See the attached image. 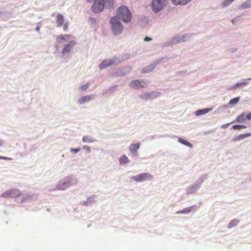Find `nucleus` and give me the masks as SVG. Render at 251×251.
Masks as SVG:
<instances>
[{"instance_id":"50","label":"nucleus","mask_w":251,"mask_h":251,"mask_svg":"<svg viewBox=\"0 0 251 251\" xmlns=\"http://www.w3.org/2000/svg\"><path fill=\"white\" fill-rule=\"evenodd\" d=\"M2 144H3L2 141L0 140V146H1L2 145Z\"/></svg>"},{"instance_id":"20","label":"nucleus","mask_w":251,"mask_h":251,"mask_svg":"<svg viewBox=\"0 0 251 251\" xmlns=\"http://www.w3.org/2000/svg\"><path fill=\"white\" fill-rule=\"evenodd\" d=\"M212 110V108H205L202 109H200L197 110L196 112V115L197 116H201L204 114H205Z\"/></svg>"},{"instance_id":"31","label":"nucleus","mask_w":251,"mask_h":251,"mask_svg":"<svg viewBox=\"0 0 251 251\" xmlns=\"http://www.w3.org/2000/svg\"><path fill=\"white\" fill-rule=\"evenodd\" d=\"M239 221L237 219H233L228 224L227 227L228 228H231L238 225Z\"/></svg>"},{"instance_id":"19","label":"nucleus","mask_w":251,"mask_h":251,"mask_svg":"<svg viewBox=\"0 0 251 251\" xmlns=\"http://www.w3.org/2000/svg\"><path fill=\"white\" fill-rule=\"evenodd\" d=\"M112 65H117L124 60L122 56H115L109 59Z\"/></svg>"},{"instance_id":"45","label":"nucleus","mask_w":251,"mask_h":251,"mask_svg":"<svg viewBox=\"0 0 251 251\" xmlns=\"http://www.w3.org/2000/svg\"><path fill=\"white\" fill-rule=\"evenodd\" d=\"M237 48H233L230 49V51L231 52H235L237 51Z\"/></svg>"},{"instance_id":"37","label":"nucleus","mask_w":251,"mask_h":251,"mask_svg":"<svg viewBox=\"0 0 251 251\" xmlns=\"http://www.w3.org/2000/svg\"><path fill=\"white\" fill-rule=\"evenodd\" d=\"M239 20H240V17L237 16V17L232 19L231 20V22L233 25H237V22H238L239 21Z\"/></svg>"},{"instance_id":"13","label":"nucleus","mask_w":251,"mask_h":251,"mask_svg":"<svg viewBox=\"0 0 251 251\" xmlns=\"http://www.w3.org/2000/svg\"><path fill=\"white\" fill-rule=\"evenodd\" d=\"M21 194L20 191L18 189H12L6 191L4 193L2 194L0 196L1 198H15L20 196Z\"/></svg>"},{"instance_id":"53","label":"nucleus","mask_w":251,"mask_h":251,"mask_svg":"<svg viewBox=\"0 0 251 251\" xmlns=\"http://www.w3.org/2000/svg\"><path fill=\"white\" fill-rule=\"evenodd\" d=\"M64 154H62V157H64Z\"/></svg>"},{"instance_id":"2","label":"nucleus","mask_w":251,"mask_h":251,"mask_svg":"<svg viewBox=\"0 0 251 251\" xmlns=\"http://www.w3.org/2000/svg\"><path fill=\"white\" fill-rule=\"evenodd\" d=\"M78 182L76 176L73 175L67 176L61 179L56 185V189L58 190H65L69 187L75 185Z\"/></svg>"},{"instance_id":"25","label":"nucleus","mask_w":251,"mask_h":251,"mask_svg":"<svg viewBox=\"0 0 251 251\" xmlns=\"http://www.w3.org/2000/svg\"><path fill=\"white\" fill-rule=\"evenodd\" d=\"M246 119V115H245L244 113H242L241 114L238 115L236 119V121L232 122V123H235L236 122L239 123H243L245 122Z\"/></svg>"},{"instance_id":"28","label":"nucleus","mask_w":251,"mask_h":251,"mask_svg":"<svg viewBox=\"0 0 251 251\" xmlns=\"http://www.w3.org/2000/svg\"><path fill=\"white\" fill-rule=\"evenodd\" d=\"M194 206H192L189 207L184 208L183 210H180L176 212L177 214H187L192 211V209Z\"/></svg>"},{"instance_id":"3","label":"nucleus","mask_w":251,"mask_h":251,"mask_svg":"<svg viewBox=\"0 0 251 251\" xmlns=\"http://www.w3.org/2000/svg\"><path fill=\"white\" fill-rule=\"evenodd\" d=\"M191 38L190 34H177L163 43L161 47L163 48L171 46L177 44L189 41Z\"/></svg>"},{"instance_id":"23","label":"nucleus","mask_w":251,"mask_h":251,"mask_svg":"<svg viewBox=\"0 0 251 251\" xmlns=\"http://www.w3.org/2000/svg\"><path fill=\"white\" fill-rule=\"evenodd\" d=\"M174 5H185L190 2L192 0H171Z\"/></svg>"},{"instance_id":"34","label":"nucleus","mask_w":251,"mask_h":251,"mask_svg":"<svg viewBox=\"0 0 251 251\" xmlns=\"http://www.w3.org/2000/svg\"><path fill=\"white\" fill-rule=\"evenodd\" d=\"M239 100V97H236L230 100L229 104L231 105H235L237 104Z\"/></svg>"},{"instance_id":"44","label":"nucleus","mask_w":251,"mask_h":251,"mask_svg":"<svg viewBox=\"0 0 251 251\" xmlns=\"http://www.w3.org/2000/svg\"><path fill=\"white\" fill-rule=\"evenodd\" d=\"M246 119L248 120H251V112L249 113L246 115Z\"/></svg>"},{"instance_id":"21","label":"nucleus","mask_w":251,"mask_h":251,"mask_svg":"<svg viewBox=\"0 0 251 251\" xmlns=\"http://www.w3.org/2000/svg\"><path fill=\"white\" fill-rule=\"evenodd\" d=\"M238 8L240 10L251 8V0H247L239 5Z\"/></svg>"},{"instance_id":"16","label":"nucleus","mask_w":251,"mask_h":251,"mask_svg":"<svg viewBox=\"0 0 251 251\" xmlns=\"http://www.w3.org/2000/svg\"><path fill=\"white\" fill-rule=\"evenodd\" d=\"M140 148V142H138L136 143H132L129 147V150L130 151L131 153L134 156H138L139 155V153L138 152V150Z\"/></svg>"},{"instance_id":"9","label":"nucleus","mask_w":251,"mask_h":251,"mask_svg":"<svg viewBox=\"0 0 251 251\" xmlns=\"http://www.w3.org/2000/svg\"><path fill=\"white\" fill-rule=\"evenodd\" d=\"M131 179L136 182H141L152 180L153 176L150 173H146L132 176Z\"/></svg>"},{"instance_id":"29","label":"nucleus","mask_w":251,"mask_h":251,"mask_svg":"<svg viewBox=\"0 0 251 251\" xmlns=\"http://www.w3.org/2000/svg\"><path fill=\"white\" fill-rule=\"evenodd\" d=\"M178 142L180 143H181V144H183V145H185V146H186L187 147H189L190 148H193V145H192V144L191 143H190L189 142H188V141H186V140H185L184 139H181L180 138H178Z\"/></svg>"},{"instance_id":"4","label":"nucleus","mask_w":251,"mask_h":251,"mask_svg":"<svg viewBox=\"0 0 251 251\" xmlns=\"http://www.w3.org/2000/svg\"><path fill=\"white\" fill-rule=\"evenodd\" d=\"M116 17L119 20L121 19L124 22L128 23L131 20L132 15L128 8L126 6L123 5L118 8Z\"/></svg>"},{"instance_id":"27","label":"nucleus","mask_w":251,"mask_h":251,"mask_svg":"<svg viewBox=\"0 0 251 251\" xmlns=\"http://www.w3.org/2000/svg\"><path fill=\"white\" fill-rule=\"evenodd\" d=\"M82 140L84 143H93L96 141L94 138L89 135L83 136Z\"/></svg>"},{"instance_id":"46","label":"nucleus","mask_w":251,"mask_h":251,"mask_svg":"<svg viewBox=\"0 0 251 251\" xmlns=\"http://www.w3.org/2000/svg\"><path fill=\"white\" fill-rule=\"evenodd\" d=\"M230 124L229 123H228V124H224V125H223L221 126V127L222 128H226L228 127V125H229Z\"/></svg>"},{"instance_id":"24","label":"nucleus","mask_w":251,"mask_h":251,"mask_svg":"<svg viewBox=\"0 0 251 251\" xmlns=\"http://www.w3.org/2000/svg\"><path fill=\"white\" fill-rule=\"evenodd\" d=\"M249 136H251V133L240 134L236 137H235L234 138H233L232 141L235 142V141L241 140H243L244 138L248 137Z\"/></svg>"},{"instance_id":"26","label":"nucleus","mask_w":251,"mask_h":251,"mask_svg":"<svg viewBox=\"0 0 251 251\" xmlns=\"http://www.w3.org/2000/svg\"><path fill=\"white\" fill-rule=\"evenodd\" d=\"M95 202V200L94 199V197L91 196V197L87 198V199H86V201H83L82 202V204L85 206H88V205H90L91 204L94 203Z\"/></svg>"},{"instance_id":"47","label":"nucleus","mask_w":251,"mask_h":251,"mask_svg":"<svg viewBox=\"0 0 251 251\" xmlns=\"http://www.w3.org/2000/svg\"><path fill=\"white\" fill-rule=\"evenodd\" d=\"M1 159L10 160L11 159V158H8V157H2V156H1Z\"/></svg>"},{"instance_id":"22","label":"nucleus","mask_w":251,"mask_h":251,"mask_svg":"<svg viewBox=\"0 0 251 251\" xmlns=\"http://www.w3.org/2000/svg\"><path fill=\"white\" fill-rule=\"evenodd\" d=\"M112 66L109 59L102 61L100 64V68L101 70L104 69L109 66Z\"/></svg>"},{"instance_id":"56","label":"nucleus","mask_w":251,"mask_h":251,"mask_svg":"<svg viewBox=\"0 0 251 251\" xmlns=\"http://www.w3.org/2000/svg\"><path fill=\"white\" fill-rule=\"evenodd\" d=\"M1 156H0V159H1Z\"/></svg>"},{"instance_id":"54","label":"nucleus","mask_w":251,"mask_h":251,"mask_svg":"<svg viewBox=\"0 0 251 251\" xmlns=\"http://www.w3.org/2000/svg\"><path fill=\"white\" fill-rule=\"evenodd\" d=\"M182 72H179V73L181 74Z\"/></svg>"},{"instance_id":"35","label":"nucleus","mask_w":251,"mask_h":251,"mask_svg":"<svg viewBox=\"0 0 251 251\" xmlns=\"http://www.w3.org/2000/svg\"><path fill=\"white\" fill-rule=\"evenodd\" d=\"M88 23L92 25H95L97 24V19L95 18L90 17L88 19Z\"/></svg>"},{"instance_id":"12","label":"nucleus","mask_w":251,"mask_h":251,"mask_svg":"<svg viewBox=\"0 0 251 251\" xmlns=\"http://www.w3.org/2000/svg\"><path fill=\"white\" fill-rule=\"evenodd\" d=\"M96 97L97 95L95 94L83 96L77 100V102L80 105H82L95 100Z\"/></svg>"},{"instance_id":"30","label":"nucleus","mask_w":251,"mask_h":251,"mask_svg":"<svg viewBox=\"0 0 251 251\" xmlns=\"http://www.w3.org/2000/svg\"><path fill=\"white\" fill-rule=\"evenodd\" d=\"M90 83L89 82L86 83L85 84H83L79 86L78 88V90L81 91H86L90 86Z\"/></svg>"},{"instance_id":"6","label":"nucleus","mask_w":251,"mask_h":251,"mask_svg":"<svg viewBox=\"0 0 251 251\" xmlns=\"http://www.w3.org/2000/svg\"><path fill=\"white\" fill-rule=\"evenodd\" d=\"M176 56L174 57H163L155 61L153 63L151 64L147 67L142 69L141 72L144 74H148L151 72H152L156 67L157 65L160 63H165L168 62L170 59H173L175 58Z\"/></svg>"},{"instance_id":"14","label":"nucleus","mask_w":251,"mask_h":251,"mask_svg":"<svg viewBox=\"0 0 251 251\" xmlns=\"http://www.w3.org/2000/svg\"><path fill=\"white\" fill-rule=\"evenodd\" d=\"M250 80H251V77L242 79L240 82H237L231 86H228L227 87V90L228 91H232L238 88L245 86L248 84V81Z\"/></svg>"},{"instance_id":"7","label":"nucleus","mask_w":251,"mask_h":251,"mask_svg":"<svg viewBox=\"0 0 251 251\" xmlns=\"http://www.w3.org/2000/svg\"><path fill=\"white\" fill-rule=\"evenodd\" d=\"M207 175L201 176L194 183L189 186L186 190L187 195L192 194L196 193L201 187V184L207 178Z\"/></svg>"},{"instance_id":"49","label":"nucleus","mask_w":251,"mask_h":251,"mask_svg":"<svg viewBox=\"0 0 251 251\" xmlns=\"http://www.w3.org/2000/svg\"><path fill=\"white\" fill-rule=\"evenodd\" d=\"M35 29H36V31H39V30H40V27L39 26H37L35 27Z\"/></svg>"},{"instance_id":"11","label":"nucleus","mask_w":251,"mask_h":251,"mask_svg":"<svg viewBox=\"0 0 251 251\" xmlns=\"http://www.w3.org/2000/svg\"><path fill=\"white\" fill-rule=\"evenodd\" d=\"M161 93L158 91L146 92L139 95V97L142 100H152L160 96Z\"/></svg>"},{"instance_id":"32","label":"nucleus","mask_w":251,"mask_h":251,"mask_svg":"<svg viewBox=\"0 0 251 251\" xmlns=\"http://www.w3.org/2000/svg\"><path fill=\"white\" fill-rule=\"evenodd\" d=\"M103 3L108 7V8H112L114 4L113 0H103Z\"/></svg>"},{"instance_id":"18","label":"nucleus","mask_w":251,"mask_h":251,"mask_svg":"<svg viewBox=\"0 0 251 251\" xmlns=\"http://www.w3.org/2000/svg\"><path fill=\"white\" fill-rule=\"evenodd\" d=\"M119 164L120 165H124L130 162L127 156L124 154L119 158Z\"/></svg>"},{"instance_id":"38","label":"nucleus","mask_w":251,"mask_h":251,"mask_svg":"<svg viewBox=\"0 0 251 251\" xmlns=\"http://www.w3.org/2000/svg\"><path fill=\"white\" fill-rule=\"evenodd\" d=\"M80 151V148H76V149L71 148L70 149V151L71 152H73V153H75V154L77 153Z\"/></svg>"},{"instance_id":"36","label":"nucleus","mask_w":251,"mask_h":251,"mask_svg":"<svg viewBox=\"0 0 251 251\" xmlns=\"http://www.w3.org/2000/svg\"><path fill=\"white\" fill-rule=\"evenodd\" d=\"M124 73H125V70H124V68H122L117 70V71L116 73V75L117 76H123L124 75H121L120 74H123Z\"/></svg>"},{"instance_id":"55","label":"nucleus","mask_w":251,"mask_h":251,"mask_svg":"<svg viewBox=\"0 0 251 251\" xmlns=\"http://www.w3.org/2000/svg\"><path fill=\"white\" fill-rule=\"evenodd\" d=\"M250 181H251V177H250Z\"/></svg>"},{"instance_id":"17","label":"nucleus","mask_w":251,"mask_h":251,"mask_svg":"<svg viewBox=\"0 0 251 251\" xmlns=\"http://www.w3.org/2000/svg\"><path fill=\"white\" fill-rule=\"evenodd\" d=\"M64 21V16L60 13L56 15V24L58 27H61L63 25Z\"/></svg>"},{"instance_id":"48","label":"nucleus","mask_w":251,"mask_h":251,"mask_svg":"<svg viewBox=\"0 0 251 251\" xmlns=\"http://www.w3.org/2000/svg\"><path fill=\"white\" fill-rule=\"evenodd\" d=\"M247 126L246 125H240V128H246Z\"/></svg>"},{"instance_id":"8","label":"nucleus","mask_w":251,"mask_h":251,"mask_svg":"<svg viewBox=\"0 0 251 251\" xmlns=\"http://www.w3.org/2000/svg\"><path fill=\"white\" fill-rule=\"evenodd\" d=\"M166 4L167 0H152L151 9L155 13H157L166 7Z\"/></svg>"},{"instance_id":"1","label":"nucleus","mask_w":251,"mask_h":251,"mask_svg":"<svg viewBox=\"0 0 251 251\" xmlns=\"http://www.w3.org/2000/svg\"><path fill=\"white\" fill-rule=\"evenodd\" d=\"M56 44L65 43L60 52L61 58L68 61L76 44L75 37L70 34H60L56 37Z\"/></svg>"},{"instance_id":"43","label":"nucleus","mask_w":251,"mask_h":251,"mask_svg":"<svg viewBox=\"0 0 251 251\" xmlns=\"http://www.w3.org/2000/svg\"><path fill=\"white\" fill-rule=\"evenodd\" d=\"M152 40V39L148 36H146L144 38V41L146 42L151 41Z\"/></svg>"},{"instance_id":"40","label":"nucleus","mask_w":251,"mask_h":251,"mask_svg":"<svg viewBox=\"0 0 251 251\" xmlns=\"http://www.w3.org/2000/svg\"><path fill=\"white\" fill-rule=\"evenodd\" d=\"M31 198V197L30 196H28L26 197H24L21 200L22 202H25L27 201L28 200H29Z\"/></svg>"},{"instance_id":"51","label":"nucleus","mask_w":251,"mask_h":251,"mask_svg":"<svg viewBox=\"0 0 251 251\" xmlns=\"http://www.w3.org/2000/svg\"><path fill=\"white\" fill-rule=\"evenodd\" d=\"M88 2H91L92 1V0H86Z\"/></svg>"},{"instance_id":"39","label":"nucleus","mask_w":251,"mask_h":251,"mask_svg":"<svg viewBox=\"0 0 251 251\" xmlns=\"http://www.w3.org/2000/svg\"><path fill=\"white\" fill-rule=\"evenodd\" d=\"M82 149L85 150L87 153H90L91 152L90 148L88 146H84L82 147Z\"/></svg>"},{"instance_id":"41","label":"nucleus","mask_w":251,"mask_h":251,"mask_svg":"<svg viewBox=\"0 0 251 251\" xmlns=\"http://www.w3.org/2000/svg\"><path fill=\"white\" fill-rule=\"evenodd\" d=\"M232 128L234 130H236V129L240 130L241 129L240 128V125H235L232 126Z\"/></svg>"},{"instance_id":"52","label":"nucleus","mask_w":251,"mask_h":251,"mask_svg":"<svg viewBox=\"0 0 251 251\" xmlns=\"http://www.w3.org/2000/svg\"><path fill=\"white\" fill-rule=\"evenodd\" d=\"M223 107L225 108H226L227 107V106L226 105H225L223 106Z\"/></svg>"},{"instance_id":"15","label":"nucleus","mask_w":251,"mask_h":251,"mask_svg":"<svg viewBox=\"0 0 251 251\" xmlns=\"http://www.w3.org/2000/svg\"><path fill=\"white\" fill-rule=\"evenodd\" d=\"M146 83L143 80L136 79L130 81L129 87L133 89H139L145 86Z\"/></svg>"},{"instance_id":"33","label":"nucleus","mask_w":251,"mask_h":251,"mask_svg":"<svg viewBox=\"0 0 251 251\" xmlns=\"http://www.w3.org/2000/svg\"><path fill=\"white\" fill-rule=\"evenodd\" d=\"M123 68L125 70V73H123V74H120L121 75H126L127 74L129 73L132 70L131 67H130L129 66H126V67H123Z\"/></svg>"},{"instance_id":"5","label":"nucleus","mask_w":251,"mask_h":251,"mask_svg":"<svg viewBox=\"0 0 251 251\" xmlns=\"http://www.w3.org/2000/svg\"><path fill=\"white\" fill-rule=\"evenodd\" d=\"M110 22L112 33L115 35L121 34L124 29V26L118 18L113 17L111 18Z\"/></svg>"},{"instance_id":"10","label":"nucleus","mask_w":251,"mask_h":251,"mask_svg":"<svg viewBox=\"0 0 251 251\" xmlns=\"http://www.w3.org/2000/svg\"><path fill=\"white\" fill-rule=\"evenodd\" d=\"M104 7L103 0H95L92 6V11L95 13H99L103 11Z\"/></svg>"},{"instance_id":"42","label":"nucleus","mask_w":251,"mask_h":251,"mask_svg":"<svg viewBox=\"0 0 251 251\" xmlns=\"http://www.w3.org/2000/svg\"><path fill=\"white\" fill-rule=\"evenodd\" d=\"M68 25H69V23L68 22H66L63 26V29H64V30L65 31H66L68 29Z\"/></svg>"}]
</instances>
